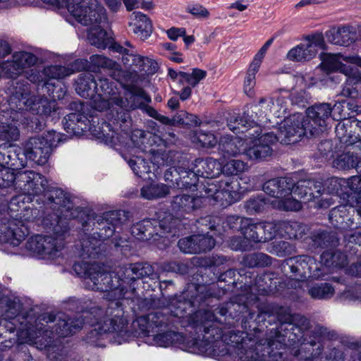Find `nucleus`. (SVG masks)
<instances>
[{
	"mask_svg": "<svg viewBox=\"0 0 361 361\" xmlns=\"http://www.w3.org/2000/svg\"><path fill=\"white\" fill-rule=\"evenodd\" d=\"M180 177L182 185L189 188L190 192L199 190L196 194L176 196L173 202L172 207L176 212H190L199 207L204 200H208L219 202L221 206L231 204L238 201L241 197L239 183L237 179L226 178L219 181L209 180L206 184H196L188 181L190 176L196 179L193 172H185Z\"/></svg>",
	"mask_w": 361,
	"mask_h": 361,
	"instance_id": "1",
	"label": "nucleus"
},
{
	"mask_svg": "<svg viewBox=\"0 0 361 361\" xmlns=\"http://www.w3.org/2000/svg\"><path fill=\"white\" fill-rule=\"evenodd\" d=\"M320 67L326 73L340 72L346 77V82L342 94L352 98L361 97V75L357 69L351 68L355 65L361 68V56L353 55L344 56L341 54H322Z\"/></svg>",
	"mask_w": 361,
	"mask_h": 361,
	"instance_id": "2",
	"label": "nucleus"
},
{
	"mask_svg": "<svg viewBox=\"0 0 361 361\" xmlns=\"http://www.w3.org/2000/svg\"><path fill=\"white\" fill-rule=\"evenodd\" d=\"M84 10V14L90 20V23H81L89 27L88 39L92 44L105 48L110 40L109 34L101 27V24L107 20L106 8L97 0H90Z\"/></svg>",
	"mask_w": 361,
	"mask_h": 361,
	"instance_id": "3",
	"label": "nucleus"
},
{
	"mask_svg": "<svg viewBox=\"0 0 361 361\" xmlns=\"http://www.w3.org/2000/svg\"><path fill=\"white\" fill-rule=\"evenodd\" d=\"M62 141V136L54 130L48 131L40 137H33L25 144V156L39 165L44 164L51 149Z\"/></svg>",
	"mask_w": 361,
	"mask_h": 361,
	"instance_id": "4",
	"label": "nucleus"
},
{
	"mask_svg": "<svg viewBox=\"0 0 361 361\" xmlns=\"http://www.w3.org/2000/svg\"><path fill=\"white\" fill-rule=\"evenodd\" d=\"M143 132L136 130L133 132L130 139L133 146H129L127 149L128 154L124 156V159L128 161L130 167L134 173L142 178H151L149 174L152 172V166L146 162V153L141 150L142 144Z\"/></svg>",
	"mask_w": 361,
	"mask_h": 361,
	"instance_id": "5",
	"label": "nucleus"
},
{
	"mask_svg": "<svg viewBox=\"0 0 361 361\" xmlns=\"http://www.w3.org/2000/svg\"><path fill=\"white\" fill-rule=\"evenodd\" d=\"M313 183L310 180L299 181L296 185L290 188L289 186V194L282 197L279 200L271 201V204L274 207L283 210L298 211L301 209V202L296 198L310 201L314 197L311 187Z\"/></svg>",
	"mask_w": 361,
	"mask_h": 361,
	"instance_id": "6",
	"label": "nucleus"
},
{
	"mask_svg": "<svg viewBox=\"0 0 361 361\" xmlns=\"http://www.w3.org/2000/svg\"><path fill=\"white\" fill-rule=\"evenodd\" d=\"M306 122L300 114H295L284 119L280 124L279 133L275 136L276 141L288 145L298 142L300 138L310 133L309 126H305Z\"/></svg>",
	"mask_w": 361,
	"mask_h": 361,
	"instance_id": "7",
	"label": "nucleus"
},
{
	"mask_svg": "<svg viewBox=\"0 0 361 361\" xmlns=\"http://www.w3.org/2000/svg\"><path fill=\"white\" fill-rule=\"evenodd\" d=\"M92 87L95 89L97 94L94 99V108L101 111L110 108L114 99L109 98L111 90L106 80H99V82H96L90 77L87 81L80 79L77 83L76 90L80 96L85 97L89 96L87 91Z\"/></svg>",
	"mask_w": 361,
	"mask_h": 361,
	"instance_id": "8",
	"label": "nucleus"
},
{
	"mask_svg": "<svg viewBox=\"0 0 361 361\" xmlns=\"http://www.w3.org/2000/svg\"><path fill=\"white\" fill-rule=\"evenodd\" d=\"M324 39L320 35H307L302 42L291 48L286 54V59L293 62H305L313 59L319 49L324 47Z\"/></svg>",
	"mask_w": 361,
	"mask_h": 361,
	"instance_id": "9",
	"label": "nucleus"
},
{
	"mask_svg": "<svg viewBox=\"0 0 361 361\" xmlns=\"http://www.w3.org/2000/svg\"><path fill=\"white\" fill-rule=\"evenodd\" d=\"M276 140L277 137L272 133L246 139V146L243 149V154L250 160H263L271 156L272 150L270 145L276 142Z\"/></svg>",
	"mask_w": 361,
	"mask_h": 361,
	"instance_id": "10",
	"label": "nucleus"
},
{
	"mask_svg": "<svg viewBox=\"0 0 361 361\" xmlns=\"http://www.w3.org/2000/svg\"><path fill=\"white\" fill-rule=\"evenodd\" d=\"M82 267L85 270L84 276L85 279H90L97 290L106 291L112 288L111 274L104 271L99 264H75L74 270L78 271Z\"/></svg>",
	"mask_w": 361,
	"mask_h": 361,
	"instance_id": "11",
	"label": "nucleus"
},
{
	"mask_svg": "<svg viewBox=\"0 0 361 361\" xmlns=\"http://www.w3.org/2000/svg\"><path fill=\"white\" fill-rule=\"evenodd\" d=\"M307 114L305 122H308L310 135L316 136L326 129V120L331 115V107L329 104H322L309 108Z\"/></svg>",
	"mask_w": 361,
	"mask_h": 361,
	"instance_id": "12",
	"label": "nucleus"
},
{
	"mask_svg": "<svg viewBox=\"0 0 361 361\" xmlns=\"http://www.w3.org/2000/svg\"><path fill=\"white\" fill-rule=\"evenodd\" d=\"M35 56L28 52H19L13 56L12 61L0 64V78H14L24 72L27 66L35 63Z\"/></svg>",
	"mask_w": 361,
	"mask_h": 361,
	"instance_id": "13",
	"label": "nucleus"
},
{
	"mask_svg": "<svg viewBox=\"0 0 361 361\" xmlns=\"http://www.w3.org/2000/svg\"><path fill=\"white\" fill-rule=\"evenodd\" d=\"M27 248L42 259H52L59 255V247L55 239L37 235L27 242Z\"/></svg>",
	"mask_w": 361,
	"mask_h": 361,
	"instance_id": "14",
	"label": "nucleus"
},
{
	"mask_svg": "<svg viewBox=\"0 0 361 361\" xmlns=\"http://www.w3.org/2000/svg\"><path fill=\"white\" fill-rule=\"evenodd\" d=\"M128 27L142 40L149 38L153 31L149 18L140 11H134L129 16Z\"/></svg>",
	"mask_w": 361,
	"mask_h": 361,
	"instance_id": "15",
	"label": "nucleus"
},
{
	"mask_svg": "<svg viewBox=\"0 0 361 361\" xmlns=\"http://www.w3.org/2000/svg\"><path fill=\"white\" fill-rule=\"evenodd\" d=\"M19 186L23 192L29 195H37L43 192L47 186V181L39 173L32 171H25L18 175Z\"/></svg>",
	"mask_w": 361,
	"mask_h": 361,
	"instance_id": "16",
	"label": "nucleus"
},
{
	"mask_svg": "<svg viewBox=\"0 0 361 361\" xmlns=\"http://www.w3.org/2000/svg\"><path fill=\"white\" fill-rule=\"evenodd\" d=\"M28 231L24 222L13 221L10 222L8 229L2 232L0 228V243H8L13 246H18L25 236Z\"/></svg>",
	"mask_w": 361,
	"mask_h": 361,
	"instance_id": "17",
	"label": "nucleus"
},
{
	"mask_svg": "<svg viewBox=\"0 0 361 361\" xmlns=\"http://www.w3.org/2000/svg\"><path fill=\"white\" fill-rule=\"evenodd\" d=\"M290 185L285 178L272 179L266 182L263 186L264 192L269 196L266 201L271 204V200H279L281 197L289 194Z\"/></svg>",
	"mask_w": 361,
	"mask_h": 361,
	"instance_id": "18",
	"label": "nucleus"
},
{
	"mask_svg": "<svg viewBox=\"0 0 361 361\" xmlns=\"http://www.w3.org/2000/svg\"><path fill=\"white\" fill-rule=\"evenodd\" d=\"M108 8L112 12H118L123 4L128 11L134 9L141 8L145 11H150L154 8V5L152 1L146 0H103Z\"/></svg>",
	"mask_w": 361,
	"mask_h": 361,
	"instance_id": "19",
	"label": "nucleus"
},
{
	"mask_svg": "<svg viewBox=\"0 0 361 361\" xmlns=\"http://www.w3.org/2000/svg\"><path fill=\"white\" fill-rule=\"evenodd\" d=\"M246 146V140H243L239 137L230 138L224 137L219 142V149L223 152L224 157L236 156L239 154H243V149Z\"/></svg>",
	"mask_w": 361,
	"mask_h": 361,
	"instance_id": "20",
	"label": "nucleus"
},
{
	"mask_svg": "<svg viewBox=\"0 0 361 361\" xmlns=\"http://www.w3.org/2000/svg\"><path fill=\"white\" fill-rule=\"evenodd\" d=\"M141 196L146 200L163 198L169 194V188L154 181L146 183L141 188Z\"/></svg>",
	"mask_w": 361,
	"mask_h": 361,
	"instance_id": "21",
	"label": "nucleus"
},
{
	"mask_svg": "<svg viewBox=\"0 0 361 361\" xmlns=\"http://www.w3.org/2000/svg\"><path fill=\"white\" fill-rule=\"evenodd\" d=\"M356 34L348 27H342L330 30L328 37L329 40L341 46H348L355 39Z\"/></svg>",
	"mask_w": 361,
	"mask_h": 361,
	"instance_id": "22",
	"label": "nucleus"
},
{
	"mask_svg": "<svg viewBox=\"0 0 361 361\" xmlns=\"http://www.w3.org/2000/svg\"><path fill=\"white\" fill-rule=\"evenodd\" d=\"M235 220L240 221L243 225L242 233L245 238L255 241L262 242V231L258 229V224H252L249 219H243L239 217L232 216L229 218V221Z\"/></svg>",
	"mask_w": 361,
	"mask_h": 361,
	"instance_id": "23",
	"label": "nucleus"
},
{
	"mask_svg": "<svg viewBox=\"0 0 361 361\" xmlns=\"http://www.w3.org/2000/svg\"><path fill=\"white\" fill-rule=\"evenodd\" d=\"M198 165L202 169H198L197 172L207 178L216 177L222 172L221 164L213 158L200 160Z\"/></svg>",
	"mask_w": 361,
	"mask_h": 361,
	"instance_id": "24",
	"label": "nucleus"
},
{
	"mask_svg": "<svg viewBox=\"0 0 361 361\" xmlns=\"http://www.w3.org/2000/svg\"><path fill=\"white\" fill-rule=\"evenodd\" d=\"M352 121L349 119H343L336 127V134L340 141L346 145H353L355 141H351L353 137L351 128Z\"/></svg>",
	"mask_w": 361,
	"mask_h": 361,
	"instance_id": "25",
	"label": "nucleus"
},
{
	"mask_svg": "<svg viewBox=\"0 0 361 361\" xmlns=\"http://www.w3.org/2000/svg\"><path fill=\"white\" fill-rule=\"evenodd\" d=\"M181 336L179 334L175 332H166L164 334H159L154 336L152 338L148 337V341L150 344L154 345L159 347L166 348L173 345L177 341Z\"/></svg>",
	"mask_w": 361,
	"mask_h": 361,
	"instance_id": "26",
	"label": "nucleus"
},
{
	"mask_svg": "<svg viewBox=\"0 0 361 361\" xmlns=\"http://www.w3.org/2000/svg\"><path fill=\"white\" fill-rule=\"evenodd\" d=\"M76 322L77 324H74L75 322L72 320L66 321V319H62L59 322V327H57L56 331L59 336H68L82 327V322L80 320L78 321V319Z\"/></svg>",
	"mask_w": 361,
	"mask_h": 361,
	"instance_id": "27",
	"label": "nucleus"
},
{
	"mask_svg": "<svg viewBox=\"0 0 361 361\" xmlns=\"http://www.w3.org/2000/svg\"><path fill=\"white\" fill-rule=\"evenodd\" d=\"M274 42V39H268L263 46L259 49V51L255 54L253 57L252 61H251L248 68L254 70L255 71H259V68L262 63V61L265 57V55Z\"/></svg>",
	"mask_w": 361,
	"mask_h": 361,
	"instance_id": "28",
	"label": "nucleus"
},
{
	"mask_svg": "<svg viewBox=\"0 0 361 361\" xmlns=\"http://www.w3.org/2000/svg\"><path fill=\"white\" fill-rule=\"evenodd\" d=\"M192 141L200 143L204 147H214L217 144V138L211 133L200 130L193 136Z\"/></svg>",
	"mask_w": 361,
	"mask_h": 361,
	"instance_id": "29",
	"label": "nucleus"
},
{
	"mask_svg": "<svg viewBox=\"0 0 361 361\" xmlns=\"http://www.w3.org/2000/svg\"><path fill=\"white\" fill-rule=\"evenodd\" d=\"M207 75V72L199 68H194L191 73L181 72L180 78L183 82H185L190 85L195 87Z\"/></svg>",
	"mask_w": 361,
	"mask_h": 361,
	"instance_id": "30",
	"label": "nucleus"
},
{
	"mask_svg": "<svg viewBox=\"0 0 361 361\" xmlns=\"http://www.w3.org/2000/svg\"><path fill=\"white\" fill-rule=\"evenodd\" d=\"M73 68L64 66H52L44 68V73L50 78L61 79L66 76H68L74 73Z\"/></svg>",
	"mask_w": 361,
	"mask_h": 361,
	"instance_id": "31",
	"label": "nucleus"
},
{
	"mask_svg": "<svg viewBox=\"0 0 361 361\" xmlns=\"http://www.w3.org/2000/svg\"><path fill=\"white\" fill-rule=\"evenodd\" d=\"M19 135V130L15 125L2 124L0 126V140L8 142L16 141Z\"/></svg>",
	"mask_w": 361,
	"mask_h": 361,
	"instance_id": "32",
	"label": "nucleus"
},
{
	"mask_svg": "<svg viewBox=\"0 0 361 361\" xmlns=\"http://www.w3.org/2000/svg\"><path fill=\"white\" fill-rule=\"evenodd\" d=\"M247 169V165L242 161L231 159L222 167V172L227 175H238Z\"/></svg>",
	"mask_w": 361,
	"mask_h": 361,
	"instance_id": "33",
	"label": "nucleus"
},
{
	"mask_svg": "<svg viewBox=\"0 0 361 361\" xmlns=\"http://www.w3.org/2000/svg\"><path fill=\"white\" fill-rule=\"evenodd\" d=\"M178 246L180 250L185 253L192 254L200 252L196 235L180 240Z\"/></svg>",
	"mask_w": 361,
	"mask_h": 361,
	"instance_id": "34",
	"label": "nucleus"
},
{
	"mask_svg": "<svg viewBox=\"0 0 361 361\" xmlns=\"http://www.w3.org/2000/svg\"><path fill=\"white\" fill-rule=\"evenodd\" d=\"M255 125L254 121H248L247 120V118L243 116V117L240 118V119L238 118H233L230 119L228 126L229 129L235 133H244V129H246L247 128L253 127Z\"/></svg>",
	"mask_w": 361,
	"mask_h": 361,
	"instance_id": "35",
	"label": "nucleus"
},
{
	"mask_svg": "<svg viewBox=\"0 0 361 361\" xmlns=\"http://www.w3.org/2000/svg\"><path fill=\"white\" fill-rule=\"evenodd\" d=\"M333 288L328 284L314 286L310 290V294L314 298L325 299L333 295Z\"/></svg>",
	"mask_w": 361,
	"mask_h": 361,
	"instance_id": "36",
	"label": "nucleus"
},
{
	"mask_svg": "<svg viewBox=\"0 0 361 361\" xmlns=\"http://www.w3.org/2000/svg\"><path fill=\"white\" fill-rule=\"evenodd\" d=\"M257 71L254 70L247 69L246 76L244 80L243 90L244 92L249 97L254 95V87L255 86V78Z\"/></svg>",
	"mask_w": 361,
	"mask_h": 361,
	"instance_id": "37",
	"label": "nucleus"
},
{
	"mask_svg": "<svg viewBox=\"0 0 361 361\" xmlns=\"http://www.w3.org/2000/svg\"><path fill=\"white\" fill-rule=\"evenodd\" d=\"M276 226V224L271 222L259 223L258 229L262 231V241H267L275 237Z\"/></svg>",
	"mask_w": 361,
	"mask_h": 361,
	"instance_id": "38",
	"label": "nucleus"
},
{
	"mask_svg": "<svg viewBox=\"0 0 361 361\" xmlns=\"http://www.w3.org/2000/svg\"><path fill=\"white\" fill-rule=\"evenodd\" d=\"M186 11L197 18L206 19L209 16L208 10L198 4H190L188 5Z\"/></svg>",
	"mask_w": 361,
	"mask_h": 361,
	"instance_id": "39",
	"label": "nucleus"
},
{
	"mask_svg": "<svg viewBox=\"0 0 361 361\" xmlns=\"http://www.w3.org/2000/svg\"><path fill=\"white\" fill-rule=\"evenodd\" d=\"M130 270L133 275V279H139L149 275L152 272V267L150 265L147 264H136L132 266Z\"/></svg>",
	"mask_w": 361,
	"mask_h": 361,
	"instance_id": "40",
	"label": "nucleus"
},
{
	"mask_svg": "<svg viewBox=\"0 0 361 361\" xmlns=\"http://www.w3.org/2000/svg\"><path fill=\"white\" fill-rule=\"evenodd\" d=\"M197 238V244L200 247V252L209 250L215 245V241L211 236L204 235H196Z\"/></svg>",
	"mask_w": 361,
	"mask_h": 361,
	"instance_id": "41",
	"label": "nucleus"
},
{
	"mask_svg": "<svg viewBox=\"0 0 361 361\" xmlns=\"http://www.w3.org/2000/svg\"><path fill=\"white\" fill-rule=\"evenodd\" d=\"M104 138L106 143L111 144L114 146L121 145L123 142V140H121V139L123 138V136L118 135L114 131H112L111 133H106V135H104Z\"/></svg>",
	"mask_w": 361,
	"mask_h": 361,
	"instance_id": "42",
	"label": "nucleus"
},
{
	"mask_svg": "<svg viewBox=\"0 0 361 361\" xmlns=\"http://www.w3.org/2000/svg\"><path fill=\"white\" fill-rule=\"evenodd\" d=\"M185 28L173 27L166 31L168 37L173 41H176L180 37L185 35Z\"/></svg>",
	"mask_w": 361,
	"mask_h": 361,
	"instance_id": "43",
	"label": "nucleus"
},
{
	"mask_svg": "<svg viewBox=\"0 0 361 361\" xmlns=\"http://www.w3.org/2000/svg\"><path fill=\"white\" fill-rule=\"evenodd\" d=\"M343 111V105L342 103H336L333 108H331V116L334 120L339 121L345 118Z\"/></svg>",
	"mask_w": 361,
	"mask_h": 361,
	"instance_id": "44",
	"label": "nucleus"
},
{
	"mask_svg": "<svg viewBox=\"0 0 361 361\" xmlns=\"http://www.w3.org/2000/svg\"><path fill=\"white\" fill-rule=\"evenodd\" d=\"M118 329V327L116 326V322L111 319L109 322L105 321L104 324L99 325L98 328H95L94 330L102 333L116 331Z\"/></svg>",
	"mask_w": 361,
	"mask_h": 361,
	"instance_id": "45",
	"label": "nucleus"
},
{
	"mask_svg": "<svg viewBox=\"0 0 361 361\" xmlns=\"http://www.w3.org/2000/svg\"><path fill=\"white\" fill-rule=\"evenodd\" d=\"M273 105L274 102L271 99H261L259 104L261 115L265 114L267 116L269 112L271 111V106Z\"/></svg>",
	"mask_w": 361,
	"mask_h": 361,
	"instance_id": "46",
	"label": "nucleus"
},
{
	"mask_svg": "<svg viewBox=\"0 0 361 361\" xmlns=\"http://www.w3.org/2000/svg\"><path fill=\"white\" fill-rule=\"evenodd\" d=\"M352 121L351 128L353 130H360V132H357L356 135H353V140L355 143L361 140V121H357L354 118L350 119Z\"/></svg>",
	"mask_w": 361,
	"mask_h": 361,
	"instance_id": "47",
	"label": "nucleus"
},
{
	"mask_svg": "<svg viewBox=\"0 0 361 361\" xmlns=\"http://www.w3.org/2000/svg\"><path fill=\"white\" fill-rule=\"evenodd\" d=\"M253 257L258 261L256 264L267 265L271 263L269 257L262 253L257 254Z\"/></svg>",
	"mask_w": 361,
	"mask_h": 361,
	"instance_id": "48",
	"label": "nucleus"
},
{
	"mask_svg": "<svg viewBox=\"0 0 361 361\" xmlns=\"http://www.w3.org/2000/svg\"><path fill=\"white\" fill-rule=\"evenodd\" d=\"M169 59L176 63L183 62V58L182 54L180 52H170L165 54Z\"/></svg>",
	"mask_w": 361,
	"mask_h": 361,
	"instance_id": "49",
	"label": "nucleus"
},
{
	"mask_svg": "<svg viewBox=\"0 0 361 361\" xmlns=\"http://www.w3.org/2000/svg\"><path fill=\"white\" fill-rule=\"evenodd\" d=\"M133 99H140V104L148 103L151 101L149 96H147L143 91H140L138 95H134Z\"/></svg>",
	"mask_w": 361,
	"mask_h": 361,
	"instance_id": "50",
	"label": "nucleus"
},
{
	"mask_svg": "<svg viewBox=\"0 0 361 361\" xmlns=\"http://www.w3.org/2000/svg\"><path fill=\"white\" fill-rule=\"evenodd\" d=\"M191 92H192L191 88L189 87H186L183 88V90L180 92V98L182 100H185L190 97Z\"/></svg>",
	"mask_w": 361,
	"mask_h": 361,
	"instance_id": "51",
	"label": "nucleus"
},
{
	"mask_svg": "<svg viewBox=\"0 0 361 361\" xmlns=\"http://www.w3.org/2000/svg\"><path fill=\"white\" fill-rule=\"evenodd\" d=\"M92 61L95 62L97 66H103L106 64V59L99 55L93 56L92 58Z\"/></svg>",
	"mask_w": 361,
	"mask_h": 361,
	"instance_id": "52",
	"label": "nucleus"
},
{
	"mask_svg": "<svg viewBox=\"0 0 361 361\" xmlns=\"http://www.w3.org/2000/svg\"><path fill=\"white\" fill-rule=\"evenodd\" d=\"M231 8H236L240 11H243L247 7V5L244 4L242 1H236L232 4L230 6Z\"/></svg>",
	"mask_w": 361,
	"mask_h": 361,
	"instance_id": "53",
	"label": "nucleus"
},
{
	"mask_svg": "<svg viewBox=\"0 0 361 361\" xmlns=\"http://www.w3.org/2000/svg\"><path fill=\"white\" fill-rule=\"evenodd\" d=\"M168 106L170 109H176L179 106V102L177 99L176 98H171L169 101H168Z\"/></svg>",
	"mask_w": 361,
	"mask_h": 361,
	"instance_id": "54",
	"label": "nucleus"
},
{
	"mask_svg": "<svg viewBox=\"0 0 361 361\" xmlns=\"http://www.w3.org/2000/svg\"><path fill=\"white\" fill-rule=\"evenodd\" d=\"M182 71H180V72H176L172 69H169V75H170L171 78H174V79H178L180 80V82H183V79H181L180 78V74Z\"/></svg>",
	"mask_w": 361,
	"mask_h": 361,
	"instance_id": "55",
	"label": "nucleus"
},
{
	"mask_svg": "<svg viewBox=\"0 0 361 361\" xmlns=\"http://www.w3.org/2000/svg\"><path fill=\"white\" fill-rule=\"evenodd\" d=\"M184 43L186 46H189L195 42V37L193 35H184L183 36Z\"/></svg>",
	"mask_w": 361,
	"mask_h": 361,
	"instance_id": "56",
	"label": "nucleus"
},
{
	"mask_svg": "<svg viewBox=\"0 0 361 361\" xmlns=\"http://www.w3.org/2000/svg\"><path fill=\"white\" fill-rule=\"evenodd\" d=\"M162 47L164 50L168 51H169V53H170L174 51L176 46L171 43H164L162 44Z\"/></svg>",
	"mask_w": 361,
	"mask_h": 361,
	"instance_id": "57",
	"label": "nucleus"
},
{
	"mask_svg": "<svg viewBox=\"0 0 361 361\" xmlns=\"http://www.w3.org/2000/svg\"><path fill=\"white\" fill-rule=\"evenodd\" d=\"M157 120L161 121V123H164V124H169L171 123V121L170 119L165 116H163V115H161L160 114H159Z\"/></svg>",
	"mask_w": 361,
	"mask_h": 361,
	"instance_id": "58",
	"label": "nucleus"
},
{
	"mask_svg": "<svg viewBox=\"0 0 361 361\" xmlns=\"http://www.w3.org/2000/svg\"><path fill=\"white\" fill-rule=\"evenodd\" d=\"M147 113L150 116H152L156 119L157 118V117L159 114L155 109H152V108H149L147 109Z\"/></svg>",
	"mask_w": 361,
	"mask_h": 361,
	"instance_id": "59",
	"label": "nucleus"
},
{
	"mask_svg": "<svg viewBox=\"0 0 361 361\" xmlns=\"http://www.w3.org/2000/svg\"><path fill=\"white\" fill-rule=\"evenodd\" d=\"M188 116L190 117V121H191L195 125L197 126L200 124V121L196 116L190 114L188 115Z\"/></svg>",
	"mask_w": 361,
	"mask_h": 361,
	"instance_id": "60",
	"label": "nucleus"
},
{
	"mask_svg": "<svg viewBox=\"0 0 361 361\" xmlns=\"http://www.w3.org/2000/svg\"><path fill=\"white\" fill-rule=\"evenodd\" d=\"M171 224H172V222H170L169 226L168 225H165V222L161 221V223L160 226H161V227L163 229H164V230L169 229V231H171V227H172Z\"/></svg>",
	"mask_w": 361,
	"mask_h": 361,
	"instance_id": "61",
	"label": "nucleus"
},
{
	"mask_svg": "<svg viewBox=\"0 0 361 361\" xmlns=\"http://www.w3.org/2000/svg\"><path fill=\"white\" fill-rule=\"evenodd\" d=\"M9 169L8 168H4L1 164H0V172L3 175L4 173H8Z\"/></svg>",
	"mask_w": 361,
	"mask_h": 361,
	"instance_id": "62",
	"label": "nucleus"
},
{
	"mask_svg": "<svg viewBox=\"0 0 361 361\" xmlns=\"http://www.w3.org/2000/svg\"><path fill=\"white\" fill-rule=\"evenodd\" d=\"M308 2L307 1H300L298 4H297V6H302L305 4H307Z\"/></svg>",
	"mask_w": 361,
	"mask_h": 361,
	"instance_id": "63",
	"label": "nucleus"
},
{
	"mask_svg": "<svg viewBox=\"0 0 361 361\" xmlns=\"http://www.w3.org/2000/svg\"><path fill=\"white\" fill-rule=\"evenodd\" d=\"M10 176H11V178H10V180H10L11 182H15V181H16V178L14 176V175H13V173H11V174L10 175Z\"/></svg>",
	"mask_w": 361,
	"mask_h": 361,
	"instance_id": "64",
	"label": "nucleus"
}]
</instances>
